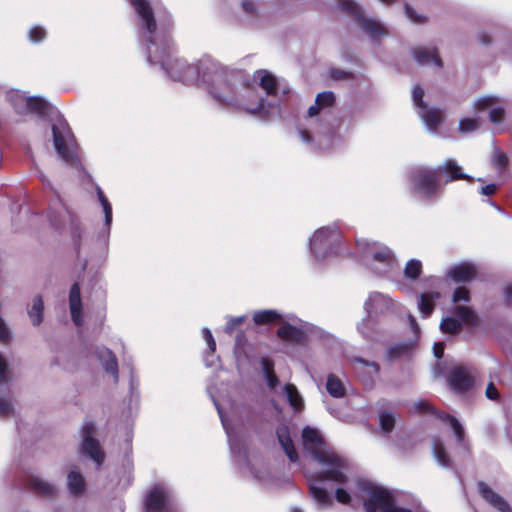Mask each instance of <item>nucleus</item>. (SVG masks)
I'll use <instances>...</instances> for the list:
<instances>
[{"mask_svg": "<svg viewBox=\"0 0 512 512\" xmlns=\"http://www.w3.org/2000/svg\"><path fill=\"white\" fill-rule=\"evenodd\" d=\"M131 4L138 15L139 34L146 43L148 61L152 65H159L173 81L198 84L209 91L215 75L208 74L206 78L202 63L213 59L205 56L195 64H188L184 59L175 57L169 36L170 18L158 16L156 19L146 0H131Z\"/></svg>", "mask_w": 512, "mask_h": 512, "instance_id": "f257e3e1", "label": "nucleus"}, {"mask_svg": "<svg viewBox=\"0 0 512 512\" xmlns=\"http://www.w3.org/2000/svg\"><path fill=\"white\" fill-rule=\"evenodd\" d=\"M202 69L207 75H215L209 93L220 106L243 110L249 114H260L264 99L249 78L240 71L229 70L216 60H205Z\"/></svg>", "mask_w": 512, "mask_h": 512, "instance_id": "f03ea898", "label": "nucleus"}, {"mask_svg": "<svg viewBox=\"0 0 512 512\" xmlns=\"http://www.w3.org/2000/svg\"><path fill=\"white\" fill-rule=\"evenodd\" d=\"M345 472V479L336 481L341 487L335 491V497L342 504H350L352 496L361 500L364 512H412L397 503L393 490L370 479L355 477Z\"/></svg>", "mask_w": 512, "mask_h": 512, "instance_id": "7ed1b4c3", "label": "nucleus"}, {"mask_svg": "<svg viewBox=\"0 0 512 512\" xmlns=\"http://www.w3.org/2000/svg\"><path fill=\"white\" fill-rule=\"evenodd\" d=\"M302 441L304 449L322 467L321 480L336 482L345 479V472L350 471L349 461L327 445L317 429L305 427L302 431Z\"/></svg>", "mask_w": 512, "mask_h": 512, "instance_id": "20e7f679", "label": "nucleus"}, {"mask_svg": "<svg viewBox=\"0 0 512 512\" xmlns=\"http://www.w3.org/2000/svg\"><path fill=\"white\" fill-rule=\"evenodd\" d=\"M335 103V95L324 91L316 96L315 103L307 111V125L299 128V137L311 150H327L333 145V133L329 127L319 123Z\"/></svg>", "mask_w": 512, "mask_h": 512, "instance_id": "39448f33", "label": "nucleus"}, {"mask_svg": "<svg viewBox=\"0 0 512 512\" xmlns=\"http://www.w3.org/2000/svg\"><path fill=\"white\" fill-rule=\"evenodd\" d=\"M356 245L361 261L369 270L385 278L393 277L398 262L388 246L365 238L357 239Z\"/></svg>", "mask_w": 512, "mask_h": 512, "instance_id": "423d86ee", "label": "nucleus"}, {"mask_svg": "<svg viewBox=\"0 0 512 512\" xmlns=\"http://www.w3.org/2000/svg\"><path fill=\"white\" fill-rule=\"evenodd\" d=\"M214 404L218 411L222 425L226 431L231 452L235 456L236 461L238 462L241 469H246L249 472V474L261 485L266 487L274 486V477L272 476V473L268 465L262 460H253V462H251L248 459L245 451H242V445L237 436L234 434L232 428L230 427L228 420L223 414L222 409L216 403V401H214Z\"/></svg>", "mask_w": 512, "mask_h": 512, "instance_id": "0eeeda50", "label": "nucleus"}, {"mask_svg": "<svg viewBox=\"0 0 512 512\" xmlns=\"http://www.w3.org/2000/svg\"><path fill=\"white\" fill-rule=\"evenodd\" d=\"M470 301V292L465 287H458L452 295V302L455 304L452 313L453 316H447L440 322V330L444 334H458L463 325L474 327L478 324V317L475 311L467 305Z\"/></svg>", "mask_w": 512, "mask_h": 512, "instance_id": "6e6552de", "label": "nucleus"}, {"mask_svg": "<svg viewBox=\"0 0 512 512\" xmlns=\"http://www.w3.org/2000/svg\"><path fill=\"white\" fill-rule=\"evenodd\" d=\"M51 130L58 156L68 165H78L77 144L67 121L57 115L51 120Z\"/></svg>", "mask_w": 512, "mask_h": 512, "instance_id": "1a4fd4ad", "label": "nucleus"}, {"mask_svg": "<svg viewBox=\"0 0 512 512\" xmlns=\"http://www.w3.org/2000/svg\"><path fill=\"white\" fill-rule=\"evenodd\" d=\"M339 246L340 233L335 225L320 227L309 238L310 253L317 261L337 254Z\"/></svg>", "mask_w": 512, "mask_h": 512, "instance_id": "9d476101", "label": "nucleus"}, {"mask_svg": "<svg viewBox=\"0 0 512 512\" xmlns=\"http://www.w3.org/2000/svg\"><path fill=\"white\" fill-rule=\"evenodd\" d=\"M337 7L352 16L363 32L373 41L388 35L385 25L375 18L364 15L362 6L355 0H337Z\"/></svg>", "mask_w": 512, "mask_h": 512, "instance_id": "9b49d317", "label": "nucleus"}, {"mask_svg": "<svg viewBox=\"0 0 512 512\" xmlns=\"http://www.w3.org/2000/svg\"><path fill=\"white\" fill-rule=\"evenodd\" d=\"M363 306L367 313V317L361 320V322L357 325V329L365 338H372V318L374 316L390 312L394 307V302L386 294L380 292H371L365 300Z\"/></svg>", "mask_w": 512, "mask_h": 512, "instance_id": "f8f14e48", "label": "nucleus"}, {"mask_svg": "<svg viewBox=\"0 0 512 512\" xmlns=\"http://www.w3.org/2000/svg\"><path fill=\"white\" fill-rule=\"evenodd\" d=\"M409 178L411 189L426 198L437 195L441 188L437 168L417 167L411 171Z\"/></svg>", "mask_w": 512, "mask_h": 512, "instance_id": "ddd939ff", "label": "nucleus"}, {"mask_svg": "<svg viewBox=\"0 0 512 512\" xmlns=\"http://www.w3.org/2000/svg\"><path fill=\"white\" fill-rule=\"evenodd\" d=\"M7 100L18 115L36 114L44 117L50 110V104L40 96H27L26 93L15 90L7 94Z\"/></svg>", "mask_w": 512, "mask_h": 512, "instance_id": "4468645a", "label": "nucleus"}, {"mask_svg": "<svg viewBox=\"0 0 512 512\" xmlns=\"http://www.w3.org/2000/svg\"><path fill=\"white\" fill-rule=\"evenodd\" d=\"M474 108L477 112H487L489 121L497 127L498 131H502V125L505 122L506 103L499 97L494 95H485L479 97L474 102Z\"/></svg>", "mask_w": 512, "mask_h": 512, "instance_id": "2eb2a0df", "label": "nucleus"}, {"mask_svg": "<svg viewBox=\"0 0 512 512\" xmlns=\"http://www.w3.org/2000/svg\"><path fill=\"white\" fill-rule=\"evenodd\" d=\"M144 508L145 512H177L170 490L161 484L148 491Z\"/></svg>", "mask_w": 512, "mask_h": 512, "instance_id": "dca6fc26", "label": "nucleus"}, {"mask_svg": "<svg viewBox=\"0 0 512 512\" xmlns=\"http://www.w3.org/2000/svg\"><path fill=\"white\" fill-rule=\"evenodd\" d=\"M424 90L415 86L412 90L414 105L418 108V115L424 122L428 131L436 133L442 122L441 111L435 108H428L423 102Z\"/></svg>", "mask_w": 512, "mask_h": 512, "instance_id": "f3484780", "label": "nucleus"}, {"mask_svg": "<svg viewBox=\"0 0 512 512\" xmlns=\"http://www.w3.org/2000/svg\"><path fill=\"white\" fill-rule=\"evenodd\" d=\"M82 434V452L89 456L99 467L105 458V454L100 447L99 442L93 437L95 434V425L92 422H85L81 429Z\"/></svg>", "mask_w": 512, "mask_h": 512, "instance_id": "a211bd4d", "label": "nucleus"}, {"mask_svg": "<svg viewBox=\"0 0 512 512\" xmlns=\"http://www.w3.org/2000/svg\"><path fill=\"white\" fill-rule=\"evenodd\" d=\"M354 373L367 388H371L379 376V365L376 362L367 361L360 357L351 360Z\"/></svg>", "mask_w": 512, "mask_h": 512, "instance_id": "6ab92c4d", "label": "nucleus"}, {"mask_svg": "<svg viewBox=\"0 0 512 512\" xmlns=\"http://www.w3.org/2000/svg\"><path fill=\"white\" fill-rule=\"evenodd\" d=\"M448 383L456 392H465L473 387L474 376L468 368L457 366L450 371Z\"/></svg>", "mask_w": 512, "mask_h": 512, "instance_id": "aec40b11", "label": "nucleus"}, {"mask_svg": "<svg viewBox=\"0 0 512 512\" xmlns=\"http://www.w3.org/2000/svg\"><path fill=\"white\" fill-rule=\"evenodd\" d=\"M476 275V266L469 262H463L450 267L446 276L456 283H467L475 279Z\"/></svg>", "mask_w": 512, "mask_h": 512, "instance_id": "412c9836", "label": "nucleus"}, {"mask_svg": "<svg viewBox=\"0 0 512 512\" xmlns=\"http://www.w3.org/2000/svg\"><path fill=\"white\" fill-rule=\"evenodd\" d=\"M69 308L73 323L78 327L81 326L83 324V311L80 286L78 283H74L70 288Z\"/></svg>", "mask_w": 512, "mask_h": 512, "instance_id": "4be33fe9", "label": "nucleus"}, {"mask_svg": "<svg viewBox=\"0 0 512 512\" xmlns=\"http://www.w3.org/2000/svg\"><path fill=\"white\" fill-rule=\"evenodd\" d=\"M438 174H446L445 183L456 180L472 181L473 178L462 172L461 166L454 159H447L442 165L437 167Z\"/></svg>", "mask_w": 512, "mask_h": 512, "instance_id": "5701e85b", "label": "nucleus"}, {"mask_svg": "<svg viewBox=\"0 0 512 512\" xmlns=\"http://www.w3.org/2000/svg\"><path fill=\"white\" fill-rule=\"evenodd\" d=\"M96 355L102 364L104 371L110 374L113 378V381L116 383L118 381V363L113 352L105 347L97 348Z\"/></svg>", "mask_w": 512, "mask_h": 512, "instance_id": "b1692460", "label": "nucleus"}, {"mask_svg": "<svg viewBox=\"0 0 512 512\" xmlns=\"http://www.w3.org/2000/svg\"><path fill=\"white\" fill-rule=\"evenodd\" d=\"M478 489L482 497L500 512H511L508 502L498 493L493 491L487 484L479 483Z\"/></svg>", "mask_w": 512, "mask_h": 512, "instance_id": "393cba45", "label": "nucleus"}, {"mask_svg": "<svg viewBox=\"0 0 512 512\" xmlns=\"http://www.w3.org/2000/svg\"><path fill=\"white\" fill-rule=\"evenodd\" d=\"M411 54L419 65L433 64L436 67L441 66V60L434 47H417L412 50Z\"/></svg>", "mask_w": 512, "mask_h": 512, "instance_id": "a878e982", "label": "nucleus"}, {"mask_svg": "<svg viewBox=\"0 0 512 512\" xmlns=\"http://www.w3.org/2000/svg\"><path fill=\"white\" fill-rule=\"evenodd\" d=\"M255 84L259 85L267 95H275L277 92V79L266 70H257L252 77Z\"/></svg>", "mask_w": 512, "mask_h": 512, "instance_id": "bb28decb", "label": "nucleus"}, {"mask_svg": "<svg viewBox=\"0 0 512 512\" xmlns=\"http://www.w3.org/2000/svg\"><path fill=\"white\" fill-rule=\"evenodd\" d=\"M276 433L278 441L285 451V454L290 461L295 462L298 459V455L291 440L288 427L284 425L279 426Z\"/></svg>", "mask_w": 512, "mask_h": 512, "instance_id": "cd10ccee", "label": "nucleus"}, {"mask_svg": "<svg viewBox=\"0 0 512 512\" xmlns=\"http://www.w3.org/2000/svg\"><path fill=\"white\" fill-rule=\"evenodd\" d=\"M265 3L260 0H242L241 8L245 16L250 20H259L263 18Z\"/></svg>", "mask_w": 512, "mask_h": 512, "instance_id": "c85d7f7f", "label": "nucleus"}, {"mask_svg": "<svg viewBox=\"0 0 512 512\" xmlns=\"http://www.w3.org/2000/svg\"><path fill=\"white\" fill-rule=\"evenodd\" d=\"M15 414L14 399L9 388L0 387V418H10Z\"/></svg>", "mask_w": 512, "mask_h": 512, "instance_id": "c756f323", "label": "nucleus"}, {"mask_svg": "<svg viewBox=\"0 0 512 512\" xmlns=\"http://www.w3.org/2000/svg\"><path fill=\"white\" fill-rule=\"evenodd\" d=\"M437 417L441 419L443 422H446L452 428L454 435L456 437V441L459 445L467 448V443L465 441V431L463 425L453 416L445 413H436Z\"/></svg>", "mask_w": 512, "mask_h": 512, "instance_id": "7c9ffc66", "label": "nucleus"}, {"mask_svg": "<svg viewBox=\"0 0 512 512\" xmlns=\"http://www.w3.org/2000/svg\"><path fill=\"white\" fill-rule=\"evenodd\" d=\"M282 394L286 397L294 411L299 412L304 408V400L294 384L284 385Z\"/></svg>", "mask_w": 512, "mask_h": 512, "instance_id": "2f4dec72", "label": "nucleus"}, {"mask_svg": "<svg viewBox=\"0 0 512 512\" xmlns=\"http://www.w3.org/2000/svg\"><path fill=\"white\" fill-rule=\"evenodd\" d=\"M438 292H425L420 294L418 299V308L423 317H428L433 312L435 302L439 299Z\"/></svg>", "mask_w": 512, "mask_h": 512, "instance_id": "473e14b6", "label": "nucleus"}, {"mask_svg": "<svg viewBox=\"0 0 512 512\" xmlns=\"http://www.w3.org/2000/svg\"><path fill=\"white\" fill-rule=\"evenodd\" d=\"M432 454L440 466L444 468L451 467V459L439 437H434L432 440Z\"/></svg>", "mask_w": 512, "mask_h": 512, "instance_id": "72a5a7b5", "label": "nucleus"}, {"mask_svg": "<svg viewBox=\"0 0 512 512\" xmlns=\"http://www.w3.org/2000/svg\"><path fill=\"white\" fill-rule=\"evenodd\" d=\"M67 486L72 495H82L86 487L83 475L74 469L71 470L67 476Z\"/></svg>", "mask_w": 512, "mask_h": 512, "instance_id": "f704fd0d", "label": "nucleus"}, {"mask_svg": "<svg viewBox=\"0 0 512 512\" xmlns=\"http://www.w3.org/2000/svg\"><path fill=\"white\" fill-rule=\"evenodd\" d=\"M261 369L268 388L271 391L276 392L279 380L274 373V363L268 358H263L261 360Z\"/></svg>", "mask_w": 512, "mask_h": 512, "instance_id": "c9c22d12", "label": "nucleus"}, {"mask_svg": "<svg viewBox=\"0 0 512 512\" xmlns=\"http://www.w3.org/2000/svg\"><path fill=\"white\" fill-rule=\"evenodd\" d=\"M96 191L98 201L101 204L104 213V234L108 236L112 224V206L100 187H97Z\"/></svg>", "mask_w": 512, "mask_h": 512, "instance_id": "e433bc0d", "label": "nucleus"}, {"mask_svg": "<svg viewBox=\"0 0 512 512\" xmlns=\"http://www.w3.org/2000/svg\"><path fill=\"white\" fill-rule=\"evenodd\" d=\"M326 390L334 398L345 396L346 388L342 380L335 374H329L326 381Z\"/></svg>", "mask_w": 512, "mask_h": 512, "instance_id": "4c0bfd02", "label": "nucleus"}, {"mask_svg": "<svg viewBox=\"0 0 512 512\" xmlns=\"http://www.w3.org/2000/svg\"><path fill=\"white\" fill-rule=\"evenodd\" d=\"M277 333L283 340L292 342H300L304 337L303 330L291 324H283Z\"/></svg>", "mask_w": 512, "mask_h": 512, "instance_id": "58836bf2", "label": "nucleus"}, {"mask_svg": "<svg viewBox=\"0 0 512 512\" xmlns=\"http://www.w3.org/2000/svg\"><path fill=\"white\" fill-rule=\"evenodd\" d=\"M309 488L310 494L317 504L321 506H328L332 503L331 495L320 486V481L311 482Z\"/></svg>", "mask_w": 512, "mask_h": 512, "instance_id": "ea45409f", "label": "nucleus"}, {"mask_svg": "<svg viewBox=\"0 0 512 512\" xmlns=\"http://www.w3.org/2000/svg\"><path fill=\"white\" fill-rule=\"evenodd\" d=\"M44 303L40 295H37L32 300V305L28 307V316L34 326L41 324L43 320Z\"/></svg>", "mask_w": 512, "mask_h": 512, "instance_id": "a19ab883", "label": "nucleus"}, {"mask_svg": "<svg viewBox=\"0 0 512 512\" xmlns=\"http://www.w3.org/2000/svg\"><path fill=\"white\" fill-rule=\"evenodd\" d=\"M404 277L411 282L417 281L422 274V262L418 259H410L404 267Z\"/></svg>", "mask_w": 512, "mask_h": 512, "instance_id": "79ce46f5", "label": "nucleus"}, {"mask_svg": "<svg viewBox=\"0 0 512 512\" xmlns=\"http://www.w3.org/2000/svg\"><path fill=\"white\" fill-rule=\"evenodd\" d=\"M30 485L35 491L45 496H53L56 493L54 484L37 476L30 479Z\"/></svg>", "mask_w": 512, "mask_h": 512, "instance_id": "37998d69", "label": "nucleus"}, {"mask_svg": "<svg viewBox=\"0 0 512 512\" xmlns=\"http://www.w3.org/2000/svg\"><path fill=\"white\" fill-rule=\"evenodd\" d=\"M280 315L276 310H260L253 314V321L256 325L270 324L279 320Z\"/></svg>", "mask_w": 512, "mask_h": 512, "instance_id": "c03bdc74", "label": "nucleus"}, {"mask_svg": "<svg viewBox=\"0 0 512 512\" xmlns=\"http://www.w3.org/2000/svg\"><path fill=\"white\" fill-rule=\"evenodd\" d=\"M481 127V121L477 117H464L459 121V132L468 134L477 131Z\"/></svg>", "mask_w": 512, "mask_h": 512, "instance_id": "a18cd8bd", "label": "nucleus"}, {"mask_svg": "<svg viewBox=\"0 0 512 512\" xmlns=\"http://www.w3.org/2000/svg\"><path fill=\"white\" fill-rule=\"evenodd\" d=\"M395 420V415L390 412L382 411L379 413V425L384 433H389L393 430Z\"/></svg>", "mask_w": 512, "mask_h": 512, "instance_id": "49530a36", "label": "nucleus"}, {"mask_svg": "<svg viewBox=\"0 0 512 512\" xmlns=\"http://www.w3.org/2000/svg\"><path fill=\"white\" fill-rule=\"evenodd\" d=\"M46 30L42 26H32L28 31V38L32 43H40L46 38Z\"/></svg>", "mask_w": 512, "mask_h": 512, "instance_id": "de8ad7c7", "label": "nucleus"}, {"mask_svg": "<svg viewBox=\"0 0 512 512\" xmlns=\"http://www.w3.org/2000/svg\"><path fill=\"white\" fill-rule=\"evenodd\" d=\"M10 381V371L5 357L0 353V387H6Z\"/></svg>", "mask_w": 512, "mask_h": 512, "instance_id": "09e8293b", "label": "nucleus"}, {"mask_svg": "<svg viewBox=\"0 0 512 512\" xmlns=\"http://www.w3.org/2000/svg\"><path fill=\"white\" fill-rule=\"evenodd\" d=\"M492 162L495 168H497L499 171H503L508 165V157L499 149H495Z\"/></svg>", "mask_w": 512, "mask_h": 512, "instance_id": "8fccbe9b", "label": "nucleus"}, {"mask_svg": "<svg viewBox=\"0 0 512 512\" xmlns=\"http://www.w3.org/2000/svg\"><path fill=\"white\" fill-rule=\"evenodd\" d=\"M246 319V316H237V317H230L227 321V324L225 326V332L227 334H232L235 328L242 324L244 320Z\"/></svg>", "mask_w": 512, "mask_h": 512, "instance_id": "3c124183", "label": "nucleus"}, {"mask_svg": "<svg viewBox=\"0 0 512 512\" xmlns=\"http://www.w3.org/2000/svg\"><path fill=\"white\" fill-rule=\"evenodd\" d=\"M202 335L207 343L210 353H214L216 350V342L209 328L205 327L202 329Z\"/></svg>", "mask_w": 512, "mask_h": 512, "instance_id": "603ef678", "label": "nucleus"}, {"mask_svg": "<svg viewBox=\"0 0 512 512\" xmlns=\"http://www.w3.org/2000/svg\"><path fill=\"white\" fill-rule=\"evenodd\" d=\"M405 13L407 17L413 22V23H423L426 20V17L418 14L412 7L409 5L405 6Z\"/></svg>", "mask_w": 512, "mask_h": 512, "instance_id": "864d4df0", "label": "nucleus"}, {"mask_svg": "<svg viewBox=\"0 0 512 512\" xmlns=\"http://www.w3.org/2000/svg\"><path fill=\"white\" fill-rule=\"evenodd\" d=\"M329 76L333 80H347L351 78V73L338 68H332L329 71Z\"/></svg>", "mask_w": 512, "mask_h": 512, "instance_id": "5fc2aeb1", "label": "nucleus"}, {"mask_svg": "<svg viewBox=\"0 0 512 512\" xmlns=\"http://www.w3.org/2000/svg\"><path fill=\"white\" fill-rule=\"evenodd\" d=\"M10 338V330L5 321L0 317V341H7Z\"/></svg>", "mask_w": 512, "mask_h": 512, "instance_id": "6e6d98bb", "label": "nucleus"}, {"mask_svg": "<svg viewBox=\"0 0 512 512\" xmlns=\"http://www.w3.org/2000/svg\"><path fill=\"white\" fill-rule=\"evenodd\" d=\"M485 394L491 400H496L499 397L498 391L492 382L488 384Z\"/></svg>", "mask_w": 512, "mask_h": 512, "instance_id": "4d7b16f0", "label": "nucleus"}, {"mask_svg": "<svg viewBox=\"0 0 512 512\" xmlns=\"http://www.w3.org/2000/svg\"><path fill=\"white\" fill-rule=\"evenodd\" d=\"M497 190V185L496 184H488L486 186H483L480 190V193L482 195H486V196H489V195H492L496 192Z\"/></svg>", "mask_w": 512, "mask_h": 512, "instance_id": "13d9d810", "label": "nucleus"}, {"mask_svg": "<svg viewBox=\"0 0 512 512\" xmlns=\"http://www.w3.org/2000/svg\"><path fill=\"white\" fill-rule=\"evenodd\" d=\"M433 353L436 358L440 359L444 353V344L442 342L435 343L433 346Z\"/></svg>", "mask_w": 512, "mask_h": 512, "instance_id": "bf43d9fd", "label": "nucleus"}, {"mask_svg": "<svg viewBox=\"0 0 512 512\" xmlns=\"http://www.w3.org/2000/svg\"><path fill=\"white\" fill-rule=\"evenodd\" d=\"M414 410L416 412H422V411H428L430 410V407L428 405V403L424 402V401H419V402H416L413 406Z\"/></svg>", "mask_w": 512, "mask_h": 512, "instance_id": "052dcab7", "label": "nucleus"}, {"mask_svg": "<svg viewBox=\"0 0 512 512\" xmlns=\"http://www.w3.org/2000/svg\"><path fill=\"white\" fill-rule=\"evenodd\" d=\"M505 301L508 305H512V284H509L504 289Z\"/></svg>", "mask_w": 512, "mask_h": 512, "instance_id": "680f3d73", "label": "nucleus"}, {"mask_svg": "<svg viewBox=\"0 0 512 512\" xmlns=\"http://www.w3.org/2000/svg\"><path fill=\"white\" fill-rule=\"evenodd\" d=\"M479 39L483 44H489L491 41L490 36L485 33L481 34L479 36Z\"/></svg>", "mask_w": 512, "mask_h": 512, "instance_id": "e2e57ef3", "label": "nucleus"}, {"mask_svg": "<svg viewBox=\"0 0 512 512\" xmlns=\"http://www.w3.org/2000/svg\"><path fill=\"white\" fill-rule=\"evenodd\" d=\"M409 320H410V325H411L412 329L417 333V331L419 330V327L416 323L415 318L413 316H410Z\"/></svg>", "mask_w": 512, "mask_h": 512, "instance_id": "0e129e2a", "label": "nucleus"}, {"mask_svg": "<svg viewBox=\"0 0 512 512\" xmlns=\"http://www.w3.org/2000/svg\"><path fill=\"white\" fill-rule=\"evenodd\" d=\"M398 287H399V289H401L402 291H407V292H410V291H411L410 287H408L407 285H405V284H403V283H399V284H398Z\"/></svg>", "mask_w": 512, "mask_h": 512, "instance_id": "69168bd1", "label": "nucleus"}, {"mask_svg": "<svg viewBox=\"0 0 512 512\" xmlns=\"http://www.w3.org/2000/svg\"><path fill=\"white\" fill-rule=\"evenodd\" d=\"M379 1L385 5H390L395 2V0H379Z\"/></svg>", "mask_w": 512, "mask_h": 512, "instance_id": "338daca9", "label": "nucleus"}, {"mask_svg": "<svg viewBox=\"0 0 512 512\" xmlns=\"http://www.w3.org/2000/svg\"><path fill=\"white\" fill-rule=\"evenodd\" d=\"M399 349H400V348H394V347L390 348V349H389V356H390V357H392V355H393L394 351H395V350H399Z\"/></svg>", "mask_w": 512, "mask_h": 512, "instance_id": "774afa93", "label": "nucleus"}]
</instances>
